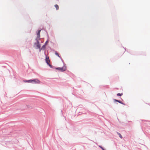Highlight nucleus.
Masks as SVG:
<instances>
[{
  "instance_id": "obj_1",
  "label": "nucleus",
  "mask_w": 150,
  "mask_h": 150,
  "mask_svg": "<svg viewBox=\"0 0 150 150\" xmlns=\"http://www.w3.org/2000/svg\"><path fill=\"white\" fill-rule=\"evenodd\" d=\"M32 82L34 83H40V81L38 79H32Z\"/></svg>"
},
{
  "instance_id": "obj_2",
  "label": "nucleus",
  "mask_w": 150,
  "mask_h": 150,
  "mask_svg": "<svg viewBox=\"0 0 150 150\" xmlns=\"http://www.w3.org/2000/svg\"><path fill=\"white\" fill-rule=\"evenodd\" d=\"M57 70H60V71H65L66 69V67H62L60 68L58 67L56 69Z\"/></svg>"
},
{
  "instance_id": "obj_3",
  "label": "nucleus",
  "mask_w": 150,
  "mask_h": 150,
  "mask_svg": "<svg viewBox=\"0 0 150 150\" xmlns=\"http://www.w3.org/2000/svg\"><path fill=\"white\" fill-rule=\"evenodd\" d=\"M46 62L47 64L50 66V67H52V66L49 64V62H50V60L49 59V58L48 57H46V58L45 59Z\"/></svg>"
},
{
  "instance_id": "obj_4",
  "label": "nucleus",
  "mask_w": 150,
  "mask_h": 150,
  "mask_svg": "<svg viewBox=\"0 0 150 150\" xmlns=\"http://www.w3.org/2000/svg\"><path fill=\"white\" fill-rule=\"evenodd\" d=\"M35 45H36L37 48H40V45L39 43V41L37 40L36 42L35 43Z\"/></svg>"
},
{
  "instance_id": "obj_5",
  "label": "nucleus",
  "mask_w": 150,
  "mask_h": 150,
  "mask_svg": "<svg viewBox=\"0 0 150 150\" xmlns=\"http://www.w3.org/2000/svg\"><path fill=\"white\" fill-rule=\"evenodd\" d=\"M40 35H37V38H36L35 40L37 41V40H38V41H39V40H40Z\"/></svg>"
},
{
  "instance_id": "obj_6",
  "label": "nucleus",
  "mask_w": 150,
  "mask_h": 150,
  "mask_svg": "<svg viewBox=\"0 0 150 150\" xmlns=\"http://www.w3.org/2000/svg\"><path fill=\"white\" fill-rule=\"evenodd\" d=\"M114 100L115 101L117 102H119V103H121V104H124V103H123L120 100H118L115 99H114Z\"/></svg>"
},
{
  "instance_id": "obj_7",
  "label": "nucleus",
  "mask_w": 150,
  "mask_h": 150,
  "mask_svg": "<svg viewBox=\"0 0 150 150\" xmlns=\"http://www.w3.org/2000/svg\"><path fill=\"white\" fill-rule=\"evenodd\" d=\"M23 81L25 82H32V79Z\"/></svg>"
},
{
  "instance_id": "obj_8",
  "label": "nucleus",
  "mask_w": 150,
  "mask_h": 150,
  "mask_svg": "<svg viewBox=\"0 0 150 150\" xmlns=\"http://www.w3.org/2000/svg\"><path fill=\"white\" fill-rule=\"evenodd\" d=\"M45 45H43L42 47H41V48L42 49V50H45Z\"/></svg>"
},
{
  "instance_id": "obj_9",
  "label": "nucleus",
  "mask_w": 150,
  "mask_h": 150,
  "mask_svg": "<svg viewBox=\"0 0 150 150\" xmlns=\"http://www.w3.org/2000/svg\"><path fill=\"white\" fill-rule=\"evenodd\" d=\"M54 6L56 8V9L57 10L58 9H59V6H58V5H57V4H55L54 5Z\"/></svg>"
},
{
  "instance_id": "obj_10",
  "label": "nucleus",
  "mask_w": 150,
  "mask_h": 150,
  "mask_svg": "<svg viewBox=\"0 0 150 150\" xmlns=\"http://www.w3.org/2000/svg\"><path fill=\"white\" fill-rule=\"evenodd\" d=\"M117 133L119 135V137L121 139H122V136L121 135V134L120 133H118V132H117Z\"/></svg>"
},
{
  "instance_id": "obj_11",
  "label": "nucleus",
  "mask_w": 150,
  "mask_h": 150,
  "mask_svg": "<svg viewBox=\"0 0 150 150\" xmlns=\"http://www.w3.org/2000/svg\"><path fill=\"white\" fill-rule=\"evenodd\" d=\"M122 94H123L122 93H118L117 94V96H121L122 95Z\"/></svg>"
},
{
  "instance_id": "obj_12",
  "label": "nucleus",
  "mask_w": 150,
  "mask_h": 150,
  "mask_svg": "<svg viewBox=\"0 0 150 150\" xmlns=\"http://www.w3.org/2000/svg\"><path fill=\"white\" fill-rule=\"evenodd\" d=\"M55 54L56 55L58 56L59 57H60V56L59 55V54L57 52H55Z\"/></svg>"
},
{
  "instance_id": "obj_13",
  "label": "nucleus",
  "mask_w": 150,
  "mask_h": 150,
  "mask_svg": "<svg viewBox=\"0 0 150 150\" xmlns=\"http://www.w3.org/2000/svg\"><path fill=\"white\" fill-rule=\"evenodd\" d=\"M40 31H41L40 30H38V31L37 33V35H40Z\"/></svg>"
},
{
  "instance_id": "obj_14",
  "label": "nucleus",
  "mask_w": 150,
  "mask_h": 150,
  "mask_svg": "<svg viewBox=\"0 0 150 150\" xmlns=\"http://www.w3.org/2000/svg\"><path fill=\"white\" fill-rule=\"evenodd\" d=\"M99 146L102 149V150H105V149L103 148V147L101 146Z\"/></svg>"
},
{
  "instance_id": "obj_15",
  "label": "nucleus",
  "mask_w": 150,
  "mask_h": 150,
  "mask_svg": "<svg viewBox=\"0 0 150 150\" xmlns=\"http://www.w3.org/2000/svg\"><path fill=\"white\" fill-rule=\"evenodd\" d=\"M48 42V41L47 40V41L45 42V44L44 45H45L46 46V45L47 44V42Z\"/></svg>"
},
{
  "instance_id": "obj_16",
  "label": "nucleus",
  "mask_w": 150,
  "mask_h": 150,
  "mask_svg": "<svg viewBox=\"0 0 150 150\" xmlns=\"http://www.w3.org/2000/svg\"><path fill=\"white\" fill-rule=\"evenodd\" d=\"M39 52H40L41 51V50H42V49L41 48H39Z\"/></svg>"
}]
</instances>
